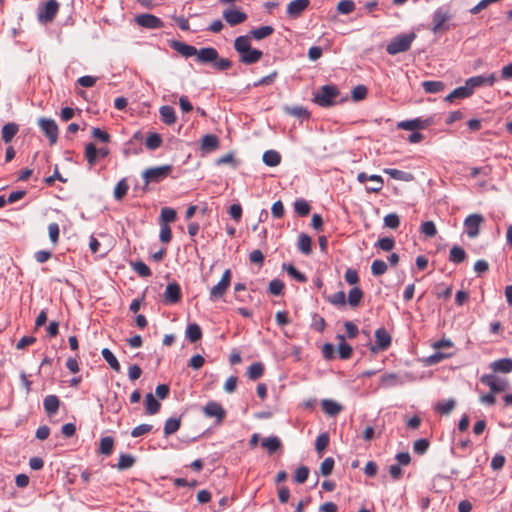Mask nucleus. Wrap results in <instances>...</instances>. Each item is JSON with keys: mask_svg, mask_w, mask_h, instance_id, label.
<instances>
[{"mask_svg": "<svg viewBox=\"0 0 512 512\" xmlns=\"http://www.w3.org/2000/svg\"><path fill=\"white\" fill-rule=\"evenodd\" d=\"M234 49L239 54V61L245 65L257 63L263 56V52L252 48L249 35H242L234 40Z\"/></svg>", "mask_w": 512, "mask_h": 512, "instance_id": "obj_1", "label": "nucleus"}, {"mask_svg": "<svg viewBox=\"0 0 512 512\" xmlns=\"http://www.w3.org/2000/svg\"><path fill=\"white\" fill-rule=\"evenodd\" d=\"M416 34L414 32H410L407 34H400L396 37L392 38L391 41L386 46V52L389 55H396L399 53H404L410 50L412 43L416 39Z\"/></svg>", "mask_w": 512, "mask_h": 512, "instance_id": "obj_2", "label": "nucleus"}, {"mask_svg": "<svg viewBox=\"0 0 512 512\" xmlns=\"http://www.w3.org/2000/svg\"><path fill=\"white\" fill-rule=\"evenodd\" d=\"M340 92L335 85H324L314 94L313 102L321 107H330L336 104Z\"/></svg>", "mask_w": 512, "mask_h": 512, "instance_id": "obj_3", "label": "nucleus"}, {"mask_svg": "<svg viewBox=\"0 0 512 512\" xmlns=\"http://www.w3.org/2000/svg\"><path fill=\"white\" fill-rule=\"evenodd\" d=\"M60 4L57 0H48L38 9V20L42 24L51 23L59 11Z\"/></svg>", "mask_w": 512, "mask_h": 512, "instance_id": "obj_4", "label": "nucleus"}, {"mask_svg": "<svg viewBox=\"0 0 512 512\" xmlns=\"http://www.w3.org/2000/svg\"><path fill=\"white\" fill-rule=\"evenodd\" d=\"M480 382L490 388L492 392L500 393L509 389V381L492 374H484L480 378Z\"/></svg>", "mask_w": 512, "mask_h": 512, "instance_id": "obj_5", "label": "nucleus"}, {"mask_svg": "<svg viewBox=\"0 0 512 512\" xmlns=\"http://www.w3.org/2000/svg\"><path fill=\"white\" fill-rule=\"evenodd\" d=\"M232 273L230 269H226L222 274L220 281L211 288L209 297L210 300L216 301L224 296L228 287L230 286Z\"/></svg>", "mask_w": 512, "mask_h": 512, "instance_id": "obj_6", "label": "nucleus"}, {"mask_svg": "<svg viewBox=\"0 0 512 512\" xmlns=\"http://www.w3.org/2000/svg\"><path fill=\"white\" fill-rule=\"evenodd\" d=\"M451 19V15L444 11L442 8H438L432 17V27L431 31L433 33H438L441 31H448L450 29L449 25L446 24L448 20Z\"/></svg>", "mask_w": 512, "mask_h": 512, "instance_id": "obj_7", "label": "nucleus"}, {"mask_svg": "<svg viewBox=\"0 0 512 512\" xmlns=\"http://www.w3.org/2000/svg\"><path fill=\"white\" fill-rule=\"evenodd\" d=\"M172 171L171 165L153 167L143 172V178L147 183L159 182L166 178Z\"/></svg>", "mask_w": 512, "mask_h": 512, "instance_id": "obj_8", "label": "nucleus"}, {"mask_svg": "<svg viewBox=\"0 0 512 512\" xmlns=\"http://www.w3.org/2000/svg\"><path fill=\"white\" fill-rule=\"evenodd\" d=\"M391 336L385 328H378L375 331V344L370 347V351L376 353L378 351H385L391 345Z\"/></svg>", "mask_w": 512, "mask_h": 512, "instance_id": "obj_9", "label": "nucleus"}, {"mask_svg": "<svg viewBox=\"0 0 512 512\" xmlns=\"http://www.w3.org/2000/svg\"><path fill=\"white\" fill-rule=\"evenodd\" d=\"M135 23L146 29H161L164 27V22L159 17L149 13L137 15Z\"/></svg>", "mask_w": 512, "mask_h": 512, "instance_id": "obj_10", "label": "nucleus"}, {"mask_svg": "<svg viewBox=\"0 0 512 512\" xmlns=\"http://www.w3.org/2000/svg\"><path fill=\"white\" fill-rule=\"evenodd\" d=\"M38 124L43 133L49 139L50 144L54 145L57 142L59 134L56 122L53 119L40 118Z\"/></svg>", "mask_w": 512, "mask_h": 512, "instance_id": "obj_11", "label": "nucleus"}, {"mask_svg": "<svg viewBox=\"0 0 512 512\" xmlns=\"http://www.w3.org/2000/svg\"><path fill=\"white\" fill-rule=\"evenodd\" d=\"M432 119L415 118L411 120L400 121L397 123V128L408 131H417L425 129L432 124Z\"/></svg>", "mask_w": 512, "mask_h": 512, "instance_id": "obj_12", "label": "nucleus"}, {"mask_svg": "<svg viewBox=\"0 0 512 512\" xmlns=\"http://www.w3.org/2000/svg\"><path fill=\"white\" fill-rule=\"evenodd\" d=\"M496 81V76L494 73H491L487 76L485 75H478L468 78L465 83L467 84L470 91H472V94L474 93V90L476 88H479L484 85L492 86Z\"/></svg>", "mask_w": 512, "mask_h": 512, "instance_id": "obj_13", "label": "nucleus"}, {"mask_svg": "<svg viewBox=\"0 0 512 512\" xmlns=\"http://www.w3.org/2000/svg\"><path fill=\"white\" fill-rule=\"evenodd\" d=\"M203 412L206 417H210V418L215 417L217 423L223 422V420L226 416L225 409L221 406V404H219L216 401H209L204 406Z\"/></svg>", "mask_w": 512, "mask_h": 512, "instance_id": "obj_14", "label": "nucleus"}, {"mask_svg": "<svg viewBox=\"0 0 512 512\" xmlns=\"http://www.w3.org/2000/svg\"><path fill=\"white\" fill-rule=\"evenodd\" d=\"M310 0H293L288 3L286 12L289 18L297 19L309 7Z\"/></svg>", "mask_w": 512, "mask_h": 512, "instance_id": "obj_15", "label": "nucleus"}, {"mask_svg": "<svg viewBox=\"0 0 512 512\" xmlns=\"http://www.w3.org/2000/svg\"><path fill=\"white\" fill-rule=\"evenodd\" d=\"M181 288L177 282L169 283L164 292V301L167 304H176L181 300Z\"/></svg>", "mask_w": 512, "mask_h": 512, "instance_id": "obj_16", "label": "nucleus"}, {"mask_svg": "<svg viewBox=\"0 0 512 512\" xmlns=\"http://www.w3.org/2000/svg\"><path fill=\"white\" fill-rule=\"evenodd\" d=\"M223 18L230 26H236L246 21L247 14L238 9H226Z\"/></svg>", "mask_w": 512, "mask_h": 512, "instance_id": "obj_17", "label": "nucleus"}, {"mask_svg": "<svg viewBox=\"0 0 512 512\" xmlns=\"http://www.w3.org/2000/svg\"><path fill=\"white\" fill-rule=\"evenodd\" d=\"M218 51L213 47L201 48L197 51L196 60L201 64H213L218 58Z\"/></svg>", "mask_w": 512, "mask_h": 512, "instance_id": "obj_18", "label": "nucleus"}, {"mask_svg": "<svg viewBox=\"0 0 512 512\" xmlns=\"http://www.w3.org/2000/svg\"><path fill=\"white\" fill-rule=\"evenodd\" d=\"M336 339L338 340L337 352L339 358L342 360L349 359L353 353L352 346L346 342L345 337L341 334H338Z\"/></svg>", "mask_w": 512, "mask_h": 512, "instance_id": "obj_19", "label": "nucleus"}, {"mask_svg": "<svg viewBox=\"0 0 512 512\" xmlns=\"http://www.w3.org/2000/svg\"><path fill=\"white\" fill-rule=\"evenodd\" d=\"M171 47L177 51L182 56L188 58L192 56H197V49L189 44L180 42V41H172Z\"/></svg>", "mask_w": 512, "mask_h": 512, "instance_id": "obj_20", "label": "nucleus"}, {"mask_svg": "<svg viewBox=\"0 0 512 512\" xmlns=\"http://www.w3.org/2000/svg\"><path fill=\"white\" fill-rule=\"evenodd\" d=\"M493 373H510L512 371V359L502 358L490 364Z\"/></svg>", "mask_w": 512, "mask_h": 512, "instance_id": "obj_21", "label": "nucleus"}, {"mask_svg": "<svg viewBox=\"0 0 512 512\" xmlns=\"http://www.w3.org/2000/svg\"><path fill=\"white\" fill-rule=\"evenodd\" d=\"M219 147V138L213 134H207L203 136L201 140V150L209 153L217 150Z\"/></svg>", "mask_w": 512, "mask_h": 512, "instance_id": "obj_22", "label": "nucleus"}, {"mask_svg": "<svg viewBox=\"0 0 512 512\" xmlns=\"http://www.w3.org/2000/svg\"><path fill=\"white\" fill-rule=\"evenodd\" d=\"M321 407L324 413L331 417L338 415L342 411V406L331 399L322 400Z\"/></svg>", "mask_w": 512, "mask_h": 512, "instance_id": "obj_23", "label": "nucleus"}, {"mask_svg": "<svg viewBox=\"0 0 512 512\" xmlns=\"http://www.w3.org/2000/svg\"><path fill=\"white\" fill-rule=\"evenodd\" d=\"M472 95V91L469 90L467 84L465 83L464 86L457 87L454 89L450 94H448L445 97V101L447 102H453L456 99H465Z\"/></svg>", "mask_w": 512, "mask_h": 512, "instance_id": "obj_24", "label": "nucleus"}, {"mask_svg": "<svg viewBox=\"0 0 512 512\" xmlns=\"http://www.w3.org/2000/svg\"><path fill=\"white\" fill-rule=\"evenodd\" d=\"M383 172L388 174L391 178L399 181L410 182L414 179L413 174L398 169L385 168Z\"/></svg>", "mask_w": 512, "mask_h": 512, "instance_id": "obj_25", "label": "nucleus"}, {"mask_svg": "<svg viewBox=\"0 0 512 512\" xmlns=\"http://www.w3.org/2000/svg\"><path fill=\"white\" fill-rule=\"evenodd\" d=\"M185 336L191 343H195L202 338V330L197 323H189L185 331Z\"/></svg>", "mask_w": 512, "mask_h": 512, "instance_id": "obj_26", "label": "nucleus"}, {"mask_svg": "<svg viewBox=\"0 0 512 512\" xmlns=\"http://www.w3.org/2000/svg\"><path fill=\"white\" fill-rule=\"evenodd\" d=\"M43 405L48 415H54L59 409L60 401L56 395H48L45 397Z\"/></svg>", "mask_w": 512, "mask_h": 512, "instance_id": "obj_27", "label": "nucleus"}, {"mask_svg": "<svg viewBox=\"0 0 512 512\" xmlns=\"http://www.w3.org/2000/svg\"><path fill=\"white\" fill-rule=\"evenodd\" d=\"M159 113H160L161 120L165 124L172 125L176 122L177 118H176L175 110L173 107H171L169 105L162 106L159 109Z\"/></svg>", "mask_w": 512, "mask_h": 512, "instance_id": "obj_28", "label": "nucleus"}, {"mask_svg": "<svg viewBox=\"0 0 512 512\" xmlns=\"http://www.w3.org/2000/svg\"><path fill=\"white\" fill-rule=\"evenodd\" d=\"M161 404L152 393L145 396V410L148 415H154L160 410Z\"/></svg>", "mask_w": 512, "mask_h": 512, "instance_id": "obj_29", "label": "nucleus"}, {"mask_svg": "<svg viewBox=\"0 0 512 512\" xmlns=\"http://www.w3.org/2000/svg\"><path fill=\"white\" fill-rule=\"evenodd\" d=\"M261 446L266 449L269 454H273L281 447V441L277 436H270L262 440Z\"/></svg>", "mask_w": 512, "mask_h": 512, "instance_id": "obj_30", "label": "nucleus"}, {"mask_svg": "<svg viewBox=\"0 0 512 512\" xmlns=\"http://www.w3.org/2000/svg\"><path fill=\"white\" fill-rule=\"evenodd\" d=\"M282 269L285 270L287 272V274L291 278H293L295 281L300 282V283L307 282L306 275L303 274L302 272H300L294 265L284 263L282 265Z\"/></svg>", "mask_w": 512, "mask_h": 512, "instance_id": "obj_31", "label": "nucleus"}, {"mask_svg": "<svg viewBox=\"0 0 512 512\" xmlns=\"http://www.w3.org/2000/svg\"><path fill=\"white\" fill-rule=\"evenodd\" d=\"M180 426H181V418L180 417H178V418L171 417V418L167 419L165 421L164 429H163L165 437H168V436L174 434L175 432H177L179 430Z\"/></svg>", "mask_w": 512, "mask_h": 512, "instance_id": "obj_32", "label": "nucleus"}, {"mask_svg": "<svg viewBox=\"0 0 512 512\" xmlns=\"http://www.w3.org/2000/svg\"><path fill=\"white\" fill-rule=\"evenodd\" d=\"M274 33V28L272 26H261L250 31V38H254L255 40H262L271 36Z\"/></svg>", "mask_w": 512, "mask_h": 512, "instance_id": "obj_33", "label": "nucleus"}, {"mask_svg": "<svg viewBox=\"0 0 512 512\" xmlns=\"http://www.w3.org/2000/svg\"><path fill=\"white\" fill-rule=\"evenodd\" d=\"M263 162L269 167H275L281 162V155L275 150L265 151L263 154Z\"/></svg>", "mask_w": 512, "mask_h": 512, "instance_id": "obj_34", "label": "nucleus"}, {"mask_svg": "<svg viewBox=\"0 0 512 512\" xmlns=\"http://www.w3.org/2000/svg\"><path fill=\"white\" fill-rule=\"evenodd\" d=\"M18 132V125L15 123H7L2 127L1 136L5 143L11 142Z\"/></svg>", "mask_w": 512, "mask_h": 512, "instance_id": "obj_35", "label": "nucleus"}, {"mask_svg": "<svg viewBox=\"0 0 512 512\" xmlns=\"http://www.w3.org/2000/svg\"><path fill=\"white\" fill-rule=\"evenodd\" d=\"M467 255L465 250L460 246H453L449 252V260L453 263L459 264L466 259Z\"/></svg>", "mask_w": 512, "mask_h": 512, "instance_id": "obj_36", "label": "nucleus"}, {"mask_svg": "<svg viewBox=\"0 0 512 512\" xmlns=\"http://www.w3.org/2000/svg\"><path fill=\"white\" fill-rule=\"evenodd\" d=\"M101 354L109 366L116 372H120L121 366L115 355L108 348H103Z\"/></svg>", "mask_w": 512, "mask_h": 512, "instance_id": "obj_37", "label": "nucleus"}, {"mask_svg": "<svg viewBox=\"0 0 512 512\" xmlns=\"http://www.w3.org/2000/svg\"><path fill=\"white\" fill-rule=\"evenodd\" d=\"M363 298V291L359 287H353L348 293L347 302L351 307H358Z\"/></svg>", "mask_w": 512, "mask_h": 512, "instance_id": "obj_38", "label": "nucleus"}, {"mask_svg": "<svg viewBox=\"0 0 512 512\" xmlns=\"http://www.w3.org/2000/svg\"><path fill=\"white\" fill-rule=\"evenodd\" d=\"M264 373V365L261 362H255L248 367L247 376L255 381L262 377Z\"/></svg>", "mask_w": 512, "mask_h": 512, "instance_id": "obj_39", "label": "nucleus"}, {"mask_svg": "<svg viewBox=\"0 0 512 512\" xmlns=\"http://www.w3.org/2000/svg\"><path fill=\"white\" fill-rule=\"evenodd\" d=\"M285 112L291 116L297 117V118H304L308 119L310 116V113L308 110L303 106H286L284 108Z\"/></svg>", "mask_w": 512, "mask_h": 512, "instance_id": "obj_40", "label": "nucleus"}, {"mask_svg": "<svg viewBox=\"0 0 512 512\" xmlns=\"http://www.w3.org/2000/svg\"><path fill=\"white\" fill-rule=\"evenodd\" d=\"M422 87L426 93H438L445 89V83L442 81H424Z\"/></svg>", "mask_w": 512, "mask_h": 512, "instance_id": "obj_41", "label": "nucleus"}, {"mask_svg": "<svg viewBox=\"0 0 512 512\" xmlns=\"http://www.w3.org/2000/svg\"><path fill=\"white\" fill-rule=\"evenodd\" d=\"M329 441H330V438H329V434L327 432L321 433L317 437L316 442H315V450L320 457L322 456L324 450L329 445Z\"/></svg>", "mask_w": 512, "mask_h": 512, "instance_id": "obj_42", "label": "nucleus"}, {"mask_svg": "<svg viewBox=\"0 0 512 512\" xmlns=\"http://www.w3.org/2000/svg\"><path fill=\"white\" fill-rule=\"evenodd\" d=\"M163 143L162 137L158 133H150L145 141V146L149 150H156Z\"/></svg>", "mask_w": 512, "mask_h": 512, "instance_id": "obj_43", "label": "nucleus"}, {"mask_svg": "<svg viewBox=\"0 0 512 512\" xmlns=\"http://www.w3.org/2000/svg\"><path fill=\"white\" fill-rule=\"evenodd\" d=\"M135 463V458L131 454H120L118 463L116 465L118 470H126L131 468Z\"/></svg>", "mask_w": 512, "mask_h": 512, "instance_id": "obj_44", "label": "nucleus"}, {"mask_svg": "<svg viewBox=\"0 0 512 512\" xmlns=\"http://www.w3.org/2000/svg\"><path fill=\"white\" fill-rule=\"evenodd\" d=\"M310 209V204L305 199L300 198L294 202V210L299 216H307Z\"/></svg>", "mask_w": 512, "mask_h": 512, "instance_id": "obj_45", "label": "nucleus"}, {"mask_svg": "<svg viewBox=\"0 0 512 512\" xmlns=\"http://www.w3.org/2000/svg\"><path fill=\"white\" fill-rule=\"evenodd\" d=\"M113 446H114V440L112 437H110V436L103 437L100 440L99 452L108 456L112 453Z\"/></svg>", "mask_w": 512, "mask_h": 512, "instance_id": "obj_46", "label": "nucleus"}, {"mask_svg": "<svg viewBox=\"0 0 512 512\" xmlns=\"http://www.w3.org/2000/svg\"><path fill=\"white\" fill-rule=\"evenodd\" d=\"M298 249L305 255L311 253V238L306 234H300L298 238Z\"/></svg>", "mask_w": 512, "mask_h": 512, "instance_id": "obj_47", "label": "nucleus"}, {"mask_svg": "<svg viewBox=\"0 0 512 512\" xmlns=\"http://www.w3.org/2000/svg\"><path fill=\"white\" fill-rule=\"evenodd\" d=\"M133 270L141 277L151 276L150 268L143 261H135L131 263Z\"/></svg>", "mask_w": 512, "mask_h": 512, "instance_id": "obj_48", "label": "nucleus"}, {"mask_svg": "<svg viewBox=\"0 0 512 512\" xmlns=\"http://www.w3.org/2000/svg\"><path fill=\"white\" fill-rule=\"evenodd\" d=\"M337 12L340 14H350L355 10V3L352 0H341L337 4Z\"/></svg>", "mask_w": 512, "mask_h": 512, "instance_id": "obj_49", "label": "nucleus"}, {"mask_svg": "<svg viewBox=\"0 0 512 512\" xmlns=\"http://www.w3.org/2000/svg\"><path fill=\"white\" fill-rule=\"evenodd\" d=\"M98 157L97 148L93 143H89L85 147V158L89 165L92 166L96 163Z\"/></svg>", "mask_w": 512, "mask_h": 512, "instance_id": "obj_50", "label": "nucleus"}, {"mask_svg": "<svg viewBox=\"0 0 512 512\" xmlns=\"http://www.w3.org/2000/svg\"><path fill=\"white\" fill-rule=\"evenodd\" d=\"M369 181H371L373 185L366 188L368 192L378 193L382 190L384 181L381 176L371 175L369 176Z\"/></svg>", "mask_w": 512, "mask_h": 512, "instance_id": "obj_51", "label": "nucleus"}, {"mask_svg": "<svg viewBox=\"0 0 512 512\" xmlns=\"http://www.w3.org/2000/svg\"><path fill=\"white\" fill-rule=\"evenodd\" d=\"M388 266L385 261L376 259L372 262L371 272L374 276H381L386 273Z\"/></svg>", "mask_w": 512, "mask_h": 512, "instance_id": "obj_52", "label": "nucleus"}, {"mask_svg": "<svg viewBox=\"0 0 512 512\" xmlns=\"http://www.w3.org/2000/svg\"><path fill=\"white\" fill-rule=\"evenodd\" d=\"M176 211L169 207H164L161 209L160 219L164 224L171 223L176 221Z\"/></svg>", "mask_w": 512, "mask_h": 512, "instance_id": "obj_53", "label": "nucleus"}, {"mask_svg": "<svg viewBox=\"0 0 512 512\" xmlns=\"http://www.w3.org/2000/svg\"><path fill=\"white\" fill-rule=\"evenodd\" d=\"M430 442L426 438L418 439L413 444V451L418 455H423L427 452Z\"/></svg>", "mask_w": 512, "mask_h": 512, "instance_id": "obj_54", "label": "nucleus"}, {"mask_svg": "<svg viewBox=\"0 0 512 512\" xmlns=\"http://www.w3.org/2000/svg\"><path fill=\"white\" fill-rule=\"evenodd\" d=\"M129 186L125 179L120 180L114 188V197L121 200L127 193Z\"/></svg>", "mask_w": 512, "mask_h": 512, "instance_id": "obj_55", "label": "nucleus"}, {"mask_svg": "<svg viewBox=\"0 0 512 512\" xmlns=\"http://www.w3.org/2000/svg\"><path fill=\"white\" fill-rule=\"evenodd\" d=\"M456 402L453 399H449L445 402H440L436 405V410L442 414L448 415L454 408Z\"/></svg>", "mask_w": 512, "mask_h": 512, "instance_id": "obj_56", "label": "nucleus"}, {"mask_svg": "<svg viewBox=\"0 0 512 512\" xmlns=\"http://www.w3.org/2000/svg\"><path fill=\"white\" fill-rule=\"evenodd\" d=\"M334 459L332 457H327L323 460L320 466V473L323 476H329L334 468Z\"/></svg>", "mask_w": 512, "mask_h": 512, "instance_id": "obj_57", "label": "nucleus"}, {"mask_svg": "<svg viewBox=\"0 0 512 512\" xmlns=\"http://www.w3.org/2000/svg\"><path fill=\"white\" fill-rule=\"evenodd\" d=\"M284 289V283L279 279H273L269 283V292L272 295L279 296L282 294Z\"/></svg>", "mask_w": 512, "mask_h": 512, "instance_id": "obj_58", "label": "nucleus"}, {"mask_svg": "<svg viewBox=\"0 0 512 512\" xmlns=\"http://www.w3.org/2000/svg\"><path fill=\"white\" fill-rule=\"evenodd\" d=\"M328 301L335 306H344L346 304V295L343 291H338L329 296Z\"/></svg>", "mask_w": 512, "mask_h": 512, "instance_id": "obj_59", "label": "nucleus"}, {"mask_svg": "<svg viewBox=\"0 0 512 512\" xmlns=\"http://www.w3.org/2000/svg\"><path fill=\"white\" fill-rule=\"evenodd\" d=\"M394 245H395V241L391 237L380 238L376 243V246L379 247L380 249H382L383 251L392 250L394 248Z\"/></svg>", "mask_w": 512, "mask_h": 512, "instance_id": "obj_60", "label": "nucleus"}, {"mask_svg": "<svg viewBox=\"0 0 512 512\" xmlns=\"http://www.w3.org/2000/svg\"><path fill=\"white\" fill-rule=\"evenodd\" d=\"M153 426L150 424H140L132 429L131 436L134 438L140 437L144 434L149 433L152 430Z\"/></svg>", "mask_w": 512, "mask_h": 512, "instance_id": "obj_61", "label": "nucleus"}, {"mask_svg": "<svg viewBox=\"0 0 512 512\" xmlns=\"http://www.w3.org/2000/svg\"><path fill=\"white\" fill-rule=\"evenodd\" d=\"M308 475H309L308 467L300 466L295 472L294 480H295V482L302 484L307 480Z\"/></svg>", "mask_w": 512, "mask_h": 512, "instance_id": "obj_62", "label": "nucleus"}, {"mask_svg": "<svg viewBox=\"0 0 512 512\" xmlns=\"http://www.w3.org/2000/svg\"><path fill=\"white\" fill-rule=\"evenodd\" d=\"M277 76H278V72L275 70V71L271 72L269 75L264 76L261 79H259L258 81H256L254 83V87L270 85L275 81Z\"/></svg>", "mask_w": 512, "mask_h": 512, "instance_id": "obj_63", "label": "nucleus"}, {"mask_svg": "<svg viewBox=\"0 0 512 512\" xmlns=\"http://www.w3.org/2000/svg\"><path fill=\"white\" fill-rule=\"evenodd\" d=\"M213 68L219 71L228 70L232 67V62L227 58H217L212 64Z\"/></svg>", "mask_w": 512, "mask_h": 512, "instance_id": "obj_64", "label": "nucleus"}]
</instances>
